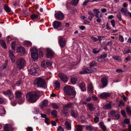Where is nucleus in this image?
<instances>
[{"label": "nucleus", "instance_id": "nucleus-1", "mask_svg": "<svg viewBox=\"0 0 131 131\" xmlns=\"http://www.w3.org/2000/svg\"><path fill=\"white\" fill-rule=\"evenodd\" d=\"M41 92L39 91L30 92L26 95V100L30 103H34L37 101L40 96Z\"/></svg>", "mask_w": 131, "mask_h": 131}, {"label": "nucleus", "instance_id": "nucleus-2", "mask_svg": "<svg viewBox=\"0 0 131 131\" xmlns=\"http://www.w3.org/2000/svg\"><path fill=\"white\" fill-rule=\"evenodd\" d=\"M64 92L69 95L74 96L76 95V92L74 88H71L70 86L67 85L64 87Z\"/></svg>", "mask_w": 131, "mask_h": 131}, {"label": "nucleus", "instance_id": "nucleus-3", "mask_svg": "<svg viewBox=\"0 0 131 131\" xmlns=\"http://www.w3.org/2000/svg\"><path fill=\"white\" fill-rule=\"evenodd\" d=\"M46 84L45 80L41 77L38 78L36 79L34 82V84L39 87H44Z\"/></svg>", "mask_w": 131, "mask_h": 131}, {"label": "nucleus", "instance_id": "nucleus-4", "mask_svg": "<svg viewBox=\"0 0 131 131\" xmlns=\"http://www.w3.org/2000/svg\"><path fill=\"white\" fill-rule=\"evenodd\" d=\"M26 64V62L23 58H19L16 61V67L19 69H22L25 66Z\"/></svg>", "mask_w": 131, "mask_h": 131}, {"label": "nucleus", "instance_id": "nucleus-5", "mask_svg": "<svg viewBox=\"0 0 131 131\" xmlns=\"http://www.w3.org/2000/svg\"><path fill=\"white\" fill-rule=\"evenodd\" d=\"M96 69L95 68L87 67L85 66H83L82 70L80 71L79 73L80 74H84L89 73L92 72V71H96Z\"/></svg>", "mask_w": 131, "mask_h": 131}, {"label": "nucleus", "instance_id": "nucleus-6", "mask_svg": "<svg viewBox=\"0 0 131 131\" xmlns=\"http://www.w3.org/2000/svg\"><path fill=\"white\" fill-rule=\"evenodd\" d=\"M66 42V40L63 37L61 36L59 37L58 42L61 48H63L65 46Z\"/></svg>", "mask_w": 131, "mask_h": 131}, {"label": "nucleus", "instance_id": "nucleus-7", "mask_svg": "<svg viewBox=\"0 0 131 131\" xmlns=\"http://www.w3.org/2000/svg\"><path fill=\"white\" fill-rule=\"evenodd\" d=\"M55 16V17L59 20H62L64 18L63 14L60 11L56 13Z\"/></svg>", "mask_w": 131, "mask_h": 131}, {"label": "nucleus", "instance_id": "nucleus-8", "mask_svg": "<svg viewBox=\"0 0 131 131\" xmlns=\"http://www.w3.org/2000/svg\"><path fill=\"white\" fill-rule=\"evenodd\" d=\"M59 76L62 81L66 82L68 81V77L64 74L60 73L59 74Z\"/></svg>", "mask_w": 131, "mask_h": 131}, {"label": "nucleus", "instance_id": "nucleus-9", "mask_svg": "<svg viewBox=\"0 0 131 131\" xmlns=\"http://www.w3.org/2000/svg\"><path fill=\"white\" fill-rule=\"evenodd\" d=\"M93 11L95 13V16L97 18L101 17L103 16L102 13H101L100 11L97 9H94L93 10Z\"/></svg>", "mask_w": 131, "mask_h": 131}, {"label": "nucleus", "instance_id": "nucleus-10", "mask_svg": "<svg viewBox=\"0 0 131 131\" xmlns=\"http://www.w3.org/2000/svg\"><path fill=\"white\" fill-rule=\"evenodd\" d=\"M37 69H31V68L29 67H28V70L29 73L30 74L35 76H37V73L36 72V70Z\"/></svg>", "mask_w": 131, "mask_h": 131}, {"label": "nucleus", "instance_id": "nucleus-11", "mask_svg": "<svg viewBox=\"0 0 131 131\" xmlns=\"http://www.w3.org/2000/svg\"><path fill=\"white\" fill-rule=\"evenodd\" d=\"M17 52L22 55H24L26 53L25 48L21 47H18L17 48Z\"/></svg>", "mask_w": 131, "mask_h": 131}, {"label": "nucleus", "instance_id": "nucleus-12", "mask_svg": "<svg viewBox=\"0 0 131 131\" xmlns=\"http://www.w3.org/2000/svg\"><path fill=\"white\" fill-rule=\"evenodd\" d=\"M4 131H13L14 129L11 126L6 124L4 126Z\"/></svg>", "mask_w": 131, "mask_h": 131}, {"label": "nucleus", "instance_id": "nucleus-13", "mask_svg": "<svg viewBox=\"0 0 131 131\" xmlns=\"http://www.w3.org/2000/svg\"><path fill=\"white\" fill-rule=\"evenodd\" d=\"M101 81L102 84L103 85L102 88H104L107 86L108 84L107 79L106 77H103L102 78Z\"/></svg>", "mask_w": 131, "mask_h": 131}, {"label": "nucleus", "instance_id": "nucleus-14", "mask_svg": "<svg viewBox=\"0 0 131 131\" xmlns=\"http://www.w3.org/2000/svg\"><path fill=\"white\" fill-rule=\"evenodd\" d=\"M110 95V94L109 93L103 92L100 95V96L101 99H105L109 97Z\"/></svg>", "mask_w": 131, "mask_h": 131}, {"label": "nucleus", "instance_id": "nucleus-15", "mask_svg": "<svg viewBox=\"0 0 131 131\" xmlns=\"http://www.w3.org/2000/svg\"><path fill=\"white\" fill-rule=\"evenodd\" d=\"M54 52L52 51L49 49H48L47 50L46 56L47 58H52Z\"/></svg>", "mask_w": 131, "mask_h": 131}, {"label": "nucleus", "instance_id": "nucleus-16", "mask_svg": "<svg viewBox=\"0 0 131 131\" xmlns=\"http://www.w3.org/2000/svg\"><path fill=\"white\" fill-rule=\"evenodd\" d=\"M61 25L60 22L57 21H55L53 23V26L55 29H57Z\"/></svg>", "mask_w": 131, "mask_h": 131}, {"label": "nucleus", "instance_id": "nucleus-17", "mask_svg": "<svg viewBox=\"0 0 131 131\" xmlns=\"http://www.w3.org/2000/svg\"><path fill=\"white\" fill-rule=\"evenodd\" d=\"M9 55L12 62H14L15 61V57L12 51L10 50L9 51Z\"/></svg>", "mask_w": 131, "mask_h": 131}, {"label": "nucleus", "instance_id": "nucleus-18", "mask_svg": "<svg viewBox=\"0 0 131 131\" xmlns=\"http://www.w3.org/2000/svg\"><path fill=\"white\" fill-rule=\"evenodd\" d=\"M79 86L82 91L84 92L86 91L85 84L83 82H82L80 83L79 85Z\"/></svg>", "mask_w": 131, "mask_h": 131}, {"label": "nucleus", "instance_id": "nucleus-19", "mask_svg": "<svg viewBox=\"0 0 131 131\" xmlns=\"http://www.w3.org/2000/svg\"><path fill=\"white\" fill-rule=\"evenodd\" d=\"M70 113L71 116L75 118L77 117L78 115L77 112L75 110H71Z\"/></svg>", "mask_w": 131, "mask_h": 131}, {"label": "nucleus", "instance_id": "nucleus-20", "mask_svg": "<svg viewBox=\"0 0 131 131\" xmlns=\"http://www.w3.org/2000/svg\"><path fill=\"white\" fill-rule=\"evenodd\" d=\"M31 56L34 61H36L37 60L38 55L37 52L31 53Z\"/></svg>", "mask_w": 131, "mask_h": 131}, {"label": "nucleus", "instance_id": "nucleus-21", "mask_svg": "<svg viewBox=\"0 0 131 131\" xmlns=\"http://www.w3.org/2000/svg\"><path fill=\"white\" fill-rule=\"evenodd\" d=\"M86 106L88 109L90 111H94L95 109V108L93 106V104L91 103H88Z\"/></svg>", "mask_w": 131, "mask_h": 131}, {"label": "nucleus", "instance_id": "nucleus-22", "mask_svg": "<svg viewBox=\"0 0 131 131\" xmlns=\"http://www.w3.org/2000/svg\"><path fill=\"white\" fill-rule=\"evenodd\" d=\"M48 101L47 100H44L41 102L39 105L40 107L41 108H43L44 106H47Z\"/></svg>", "mask_w": 131, "mask_h": 131}, {"label": "nucleus", "instance_id": "nucleus-23", "mask_svg": "<svg viewBox=\"0 0 131 131\" xmlns=\"http://www.w3.org/2000/svg\"><path fill=\"white\" fill-rule=\"evenodd\" d=\"M121 12L124 15L127 16L129 12L127 9L125 8H122L121 10Z\"/></svg>", "mask_w": 131, "mask_h": 131}, {"label": "nucleus", "instance_id": "nucleus-24", "mask_svg": "<svg viewBox=\"0 0 131 131\" xmlns=\"http://www.w3.org/2000/svg\"><path fill=\"white\" fill-rule=\"evenodd\" d=\"M15 97L17 99L20 98L21 97L22 93L21 92L17 91L15 92Z\"/></svg>", "mask_w": 131, "mask_h": 131}, {"label": "nucleus", "instance_id": "nucleus-25", "mask_svg": "<svg viewBox=\"0 0 131 131\" xmlns=\"http://www.w3.org/2000/svg\"><path fill=\"white\" fill-rule=\"evenodd\" d=\"M65 125L66 128L68 130H70L71 129V123L69 122L66 121L65 122Z\"/></svg>", "mask_w": 131, "mask_h": 131}, {"label": "nucleus", "instance_id": "nucleus-26", "mask_svg": "<svg viewBox=\"0 0 131 131\" xmlns=\"http://www.w3.org/2000/svg\"><path fill=\"white\" fill-rule=\"evenodd\" d=\"M88 14L89 15V16L88 17L89 19L91 21L92 20V18L94 16V15L91 11H88Z\"/></svg>", "mask_w": 131, "mask_h": 131}, {"label": "nucleus", "instance_id": "nucleus-27", "mask_svg": "<svg viewBox=\"0 0 131 131\" xmlns=\"http://www.w3.org/2000/svg\"><path fill=\"white\" fill-rule=\"evenodd\" d=\"M30 17L32 20L35 21L36 19L39 18V16L37 14H32L31 15Z\"/></svg>", "mask_w": 131, "mask_h": 131}, {"label": "nucleus", "instance_id": "nucleus-28", "mask_svg": "<svg viewBox=\"0 0 131 131\" xmlns=\"http://www.w3.org/2000/svg\"><path fill=\"white\" fill-rule=\"evenodd\" d=\"M86 129L89 131H92L94 130V128L90 125L86 126Z\"/></svg>", "mask_w": 131, "mask_h": 131}, {"label": "nucleus", "instance_id": "nucleus-29", "mask_svg": "<svg viewBox=\"0 0 131 131\" xmlns=\"http://www.w3.org/2000/svg\"><path fill=\"white\" fill-rule=\"evenodd\" d=\"M111 105L110 104L107 103L103 106V108L104 110H108L111 108Z\"/></svg>", "mask_w": 131, "mask_h": 131}, {"label": "nucleus", "instance_id": "nucleus-30", "mask_svg": "<svg viewBox=\"0 0 131 131\" xmlns=\"http://www.w3.org/2000/svg\"><path fill=\"white\" fill-rule=\"evenodd\" d=\"M3 92L5 95L6 96L7 95L8 96L13 93L12 91L9 90H8L6 91H3Z\"/></svg>", "mask_w": 131, "mask_h": 131}, {"label": "nucleus", "instance_id": "nucleus-31", "mask_svg": "<svg viewBox=\"0 0 131 131\" xmlns=\"http://www.w3.org/2000/svg\"><path fill=\"white\" fill-rule=\"evenodd\" d=\"M99 125L101 129L105 131L106 129V127L104 125L103 122H101L99 123Z\"/></svg>", "mask_w": 131, "mask_h": 131}, {"label": "nucleus", "instance_id": "nucleus-32", "mask_svg": "<svg viewBox=\"0 0 131 131\" xmlns=\"http://www.w3.org/2000/svg\"><path fill=\"white\" fill-rule=\"evenodd\" d=\"M83 126L78 125L77 126L75 131H82L83 129Z\"/></svg>", "mask_w": 131, "mask_h": 131}, {"label": "nucleus", "instance_id": "nucleus-33", "mask_svg": "<svg viewBox=\"0 0 131 131\" xmlns=\"http://www.w3.org/2000/svg\"><path fill=\"white\" fill-rule=\"evenodd\" d=\"M87 88L88 90L91 92L93 91L94 89L92 85L91 84H90L88 85Z\"/></svg>", "mask_w": 131, "mask_h": 131}, {"label": "nucleus", "instance_id": "nucleus-34", "mask_svg": "<svg viewBox=\"0 0 131 131\" xmlns=\"http://www.w3.org/2000/svg\"><path fill=\"white\" fill-rule=\"evenodd\" d=\"M0 43L2 47L4 49L7 48L5 42L3 40H0Z\"/></svg>", "mask_w": 131, "mask_h": 131}, {"label": "nucleus", "instance_id": "nucleus-35", "mask_svg": "<svg viewBox=\"0 0 131 131\" xmlns=\"http://www.w3.org/2000/svg\"><path fill=\"white\" fill-rule=\"evenodd\" d=\"M79 0H72L71 2V3L73 5H77L79 2Z\"/></svg>", "mask_w": 131, "mask_h": 131}, {"label": "nucleus", "instance_id": "nucleus-36", "mask_svg": "<svg viewBox=\"0 0 131 131\" xmlns=\"http://www.w3.org/2000/svg\"><path fill=\"white\" fill-rule=\"evenodd\" d=\"M29 68H31V69H37L38 68V66L36 63L33 64L32 65H29L28 66Z\"/></svg>", "mask_w": 131, "mask_h": 131}, {"label": "nucleus", "instance_id": "nucleus-37", "mask_svg": "<svg viewBox=\"0 0 131 131\" xmlns=\"http://www.w3.org/2000/svg\"><path fill=\"white\" fill-rule=\"evenodd\" d=\"M54 86H55L56 89L57 88H59L60 87V83L56 81L54 83Z\"/></svg>", "mask_w": 131, "mask_h": 131}, {"label": "nucleus", "instance_id": "nucleus-38", "mask_svg": "<svg viewBox=\"0 0 131 131\" xmlns=\"http://www.w3.org/2000/svg\"><path fill=\"white\" fill-rule=\"evenodd\" d=\"M31 53H36L37 52V50L35 47L31 48L30 49Z\"/></svg>", "mask_w": 131, "mask_h": 131}, {"label": "nucleus", "instance_id": "nucleus-39", "mask_svg": "<svg viewBox=\"0 0 131 131\" xmlns=\"http://www.w3.org/2000/svg\"><path fill=\"white\" fill-rule=\"evenodd\" d=\"M67 110L64 109L62 111V114L64 115V116H67L68 115V114L67 112Z\"/></svg>", "mask_w": 131, "mask_h": 131}, {"label": "nucleus", "instance_id": "nucleus-40", "mask_svg": "<svg viewBox=\"0 0 131 131\" xmlns=\"http://www.w3.org/2000/svg\"><path fill=\"white\" fill-rule=\"evenodd\" d=\"M7 61L6 60L5 63L3 64H2V66H1L0 67V68L1 69H3L6 67L7 66Z\"/></svg>", "mask_w": 131, "mask_h": 131}, {"label": "nucleus", "instance_id": "nucleus-41", "mask_svg": "<svg viewBox=\"0 0 131 131\" xmlns=\"http://www.w3.org/2000/svg\"><path fill=\"white\" fill-rule=\"evenodd\" d=\"M46 60H44L41 63V66L43 67L46 68L47 67V65L46 64Z\"/></svg>", "mask_w": 131, "mask_h": 131}, {"label": "nucleus", "instance_id": "nucleus-42", "mask_svg": "<svg viewBox=\"0 0 131 131\" xmlns=\"http://www.w3.org/2000/svg\"><path fill=\"white\" fill-rule=\"evenodd\" d=\"M126 112L128 115L131 116V109H130L128 107H126Z\"/></svg>", "mask_w": 131, "mask_h": 131}, {"label": "nucleus", "instance_id": "nucleus-43", "mask_svg": "<svg viewBox=\"0 0 131 131\" xmlns=\"http://www.w3.org/2000/svg\"><path fill=\"white\" fill-rule=\"evenodd\" d=\"M16 43L15 41H13L11 44V46L12 47V49L15 51V46Z\"/></svg>", "mask_w": 131, "mask_h": 131}, {"label": "nucleus", "instance_id": "nucleus-44", "mask_svg": "<svg viewBox=\"0 0 131 131\" xmlns=\"http://www.w3.org/2000/svg\"><path fill=\"white\" fill-rule=\"evenodd\" d=\"M4 9L5 11L7 12H9L11 11L10 8L8 6L5 5L4 6Z\"/></svg>", "mask_w": 131, "mask_h": 131}, {"label": "nucleus", "instance_id": "nucleus-45", "mask_svg": "<svg viewBox=\"0 0 131 131\" xmlns=\"http://www.w3.org/2000/svg\"><path fill=\"white\" fill-rule=\"evenodd\" d=\"M72 105V104L71 103H69L65 105L64 106V108H68L71 107Z\"/></svg>", "mask_w": 131, "mask_h": 131}, {"label": "nucleus", "instance_id": "nucleus-46", "mask_svg": "<svg viewBox=\"0 0 131 131\" xmlns=\"http://www.w3.org/2000/svg\"><path fill=\"white\" fill-rule=\"evenodd\" d=\"M117 18L119 21L123 20L122 18V15L120 13L118 14L116 16Z\"/></svg>", "mask_w": 131, "mask_h": 131}, {"label": "nucleus", "instance_id": "nucleus-47", "mask_svg": "<svg viewBox=\"0 0 131 131\" xmlns=\"http://www.w3.org/2000/svg\"><path fill=\"white\" fill-rule=\"evenodd\" d=\"M19 99L18 100V103L19 104H20L24 102V98L22 97H20V98L18 99Z\"/></svg>", "mask_w": 131, "mask_h": 131}, {"label": "nucleus", "instance_id": "nucleus-48", "mask_svg": "<svg viewBox=\"0 0 131 131\" xmlns=\"http://www.w3.org/2000/svg\"><path fill=\"white\" fill-rule=\"evenodd\" d=\"M96 63L95 61H92L90 63V67H94L96 66Z\"/></svg>", "mask_w": 131, "mask_h": 131}, {"label": "nucleus", "instance_id": "nucleus-49", "mask_svg": "<svg viewBox=\"0 0 131 131\" xmlns=\"http://www.w3.org/2000/svg\"><path fill=\"white\" fill-rule=\"evenodd\" d=\"M51 114L55 117H57V112L55 110H53L51 112Z\"/></svg>", "mask_w": 131, "mask_h": 131}, {"label": "nucleus", "instance_id": "nucleus-50", "mask_svg": "<svg viewBox=\"0 0 131 131\" xmlns=\"http://www.w3.org/2000/svg\"><path fill=\"white\" fill-rule=\"evenodd\" d=\"M113 58L115 60H117L119 62H120L121 60L120 57L117 56H114L113 57Z\"/></svg>", "mask_w": 131, "mask_h": 131}, {"label": "nucleus", "instance_id": "nucleus-51", "mask_svg": "<svg viewBox=\"0 0 131 131\" xmlns=\"http://www.w3.org/2000/svg\"><path fill=\"white\" fill-rule=\"evenodd\" d=\"M52 107L53 109H58L59 107L57 104L56 103H53L52 104Z\"/></svg>", "mask_w": 131, "mask_h": 131}, {"label": "nucleus", "instance_id": "nucleus-52", "mask_svg": "<svg viewBox=\"0 0 131 131\" xmlns=\"http://www.w3.org/2000/svg\"><path fill=\"white\" fill-rule=\"evenodd\" d=\"M76 81V79L75 78L73 77H72L71 78V82L72 83L74 84L75 83Z\"/></svg>", "mask_w": 131, "mask_h": 131}, {"label": "nucleus", "instance_id": "nucleus-53", "mask_svg": "<svg viewBox=\"0 0 131 131\" xmlns=\"http://www.w3.org/2000/svg\"><path fill=\"white\" fill-rule=\"evenodd\" d=\"M46 61L47 62L46 65H47V66H50L52 65V61H49L47 60H46Z\"/></svg>", "mask_w": 131, "mask_h": 131}, {"label": "nucleus", "instance_id": "nucleus-54", "mask_svg": "<svg viewBox=\"0 0 131 131\" xmlns=\"http://www.w3.org/2000/svg\"><path fill=\"white\" fill-rule=\"evenodd\" d=\"M111 23L113 27H115V21L114 19H113L111 21Z\"/></svg>", "mask_w": 131, "mask_h": 131}, {"label": "nucleus", "instance_id": "nucleus-55", "mask_svg": "<svg viewBox=\"0 0 131 131\" xmlns=\"http://www.w3.org/2000/svg\"><path fill=\"white\" fill-rule=\"evenodd\" d=\"M25 43L26 45L28 46H31L32 45L31 43L29 41H26Z\"/></svg>", "mask_w": 131, "mask_h": 131}, {"label": "nucleus", "instance_id": "nucleus-56", "mask_svg": "<svg viewBox=\"0 0 131 131\" xmlns=\"http://www.w3.org/2000/svg\"><path fill=\"white\" fill-rule=\"evenodd\" d=\"M119 40L121 42H123L124 41V39L122 36L120 35L119 37Z\"/></svg>", "mask_w": 131, "mask_h": 131}, {"label": "nucleus", "instance_id": "nucleus-57", "mask_svg": "<svg viewBox=\"0 0 131 131\" xmlns=\"http://www.w3.org/2000/svg\"><path fill=\"white\" fill-rule=\"evenodd\" d=\"M99 118L97 117H95L94 118V122L96 123H97L99 121Z\"/></svg>", "mask_w": 131, "mask_h": 131}, {"label": "nucleus", "instance_id": "nucleus-58", "mask_svg": "<svg viewBox=\"0 0 131 131\" xmlns=\"http://www.w3.org/2000/svg\"><path fill=\"white\" fill-rule=\"evenodd\" d=\"M57 131H64V129L62 126H59L58 127Z\"/></svg>", "mask_w": 131, "mask_h": 131}, {"label": "nucleus", "instance_id": "nucleus-59", "mask_svg": "<svg viewBox=\"0 0 131 131\" xmlns=\"http://www.w3.org/2000/svg\"><path fill=\"white\" fill-rule=\"evenodd\" d=\"M39 109L35 107L34 108V113L35 114H37L39 113Z\"/></svg>", "mask_w": 131, "mask_h": 131}, {"label": "nucleus", "instance_id": "nucleus-60", "mask_svg": "<svg viewBox=\"0 0 131 131\" xmlns=\"http://www.w3.org/2000/svg\"><path fill=\"white\" fill-rule=\"evenodd\" d=\"M90 2L89 0H85L84 2L82 4V5L83 6H85L87 4Z\"/></svg>", "mask_w": 131, "mask_h": 131}, {"label": "nucleus", "instance_id": "nucleus-61", "mask_svg": "<svg viewBox=\"0 0 131 131\" xmlns=\"http://www.w3.org/2000/svg\"><path fill=\"white\" fill-rule=\"evenodd\" d=\"M101 50V49H100L96 51L95 49H93V52L94 53H99Z\"/></svg>", "mask_w": 131, "mask_h": 131}, {"label": "nucleus", "instance_id": "nucleus-62", "mask_svg": "<svg viewBox=\"0 0 131 131\" xmlns=\"http://www.w3.org/2000/svg\"><path fill=\"white\" fill-rule=\"evenodd\" d=\"M70 13L71 14H73L75 12V10L72 7L69 10Z\"/></svg>", "mask_w": 131, "mask_h": 131}, {"label": "nucleus", "instance_id": "nucleus-63", "mask_svg": "<svg viewBox=\"0 0 131 131\" xmlns=\"http://www.w3.org/2000/svg\"><path fill=\"white\" fill-rule=\"evenodd\" d=\"M22 81L21 80H20L17 82L16 84V85L17 86H19L22 83Z\"/></svg>", "mask_w": 131, "mask_h": 131}, {"label": "nucleus", "instance_id": "nucleus-64", "mask_svg": "<svg viewBox=\"0 0 131 131\" xmlns=\"http://www.w3.org/2000/svg\"><path fill=\"white\" fill-rule=\"evenodd\" d=\"M121 113L124 117H126V113L125 111L124 110H122L121 111Z\"/></svg>", "mask_w": 131, "mask_h": 131}]
</instances>
